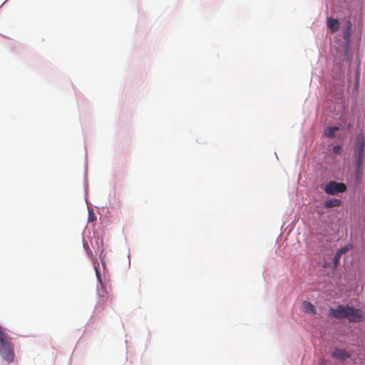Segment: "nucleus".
<instances>
[{
	"mask_svg": "<svg viewBox=\"0 0 365 365\" xmlns=\"http://www.w3.org/2000/svg\"><path fill=\"white\" fill-rule=\"evenodd\" d=\"M97 276H98V278L101 283V289H98L99 299L98 301V306L103 307L104 305V304L109 300L110 296L108 295L107 290L103 285L98 272H97Z\"/></svg>",
	"mask_w": 365,
	"mask_h": 365,
	"instance_id": "39448f33",
	"label": "nucleus"
},
{
	"mask_svg": "<svg viewBox=\"0 0 365 365\" xmlns=\"http://www.w3.org/2000/svg\"><path fill=\"white\" fill-rule=\"evenodd\" d=\"M347 251H348V248L345 247H342V248H341L340 250H339L336 252V254H335V255H334V259H333L334 264V265H335V266H336V265L338 264L339 261V259H340V258H341V255H342L343 253H344V252H347Z\"/></svg>",
	"mask_w": 365,
	"mask_h": 365,
	"instance_id": "9b49d317",
	"label": "nucleus"
},
{
	"mask_svg": "<svg viewBox=\"0 0 365 365\" xmlns=\"http://www.w3.org/2000/svg\"><path fill=\"white\" fill-rule=\"evenodd\" d=\"M331 356L339 360H345L351 356V354L345 349L336 348L331 353Z\"/></svg>",
	"mask_w": 365,
	"mask_h": 365,
	"instance_id": "423d86ee",
	"label": "nucleus"
},
{
	"mask_svg": "<svg viewBox=\"0 0 365 365\" xmlns=\"http://www.w3.org/2000/svg\"><path fill=\"white\" fill-rule=\"evenodd\" d=\"M93 212H89V220H93Z\"/></svg>",
	"mask_w": 365,
	"mask_h": 365,
	"instance_id": "dca6fc26",
	"label": "nucleus"
},
{
	"mask_svg": "<svg viewBox=\"0 0 365 365\" xmlns=\"http://www.w3.org/2000/svg\"><path fill=\"white\" fill-rule=\"evenodd\" d=\"M351 26L352 24L349 20L346 22V24L343 28V38L346 44H348L350 41V38L352 33Z\"/></svg>",
	"mask_w": 365,
	"mask_h": 365,
	"instance_id": "0eeeda50",
	"label": "nucleus"
},
{
	"mask_svg": "<svg viewBox=\"0 0 365 365\" xmlns=\"http://www.w3.org/2000/svg\"><path fill=\"white\" fill-rule=\"evenodd\" d=\"M341 148L340 145H336L333 148V151L336 154H339L341 153Z\"/></svg>",
	"mask_w": 365,
	"mask_h": 365,
	"instance_id": "ddd939ff",
	"label": "nucleus"
},
{
	"mask_svg": "<svg viewBox=\"0 0 365 365\" xmlns=\"http://www.w3.org/2000/svg\"><path fill=\"white\" fill-rule=\"evenodd\" d=\"M84 247L86 249L87 254L88 255V256L92 257L93 256V252H92L91 250L88 247V245L84 243Z\"/></svg>",
	"mask_w": 365,
	"mask_h": 365,
	"instance_id": "4468645a",
	"label": "nucleus"
},
{
	"mask_svg": "<svg viewBox=\"0 0 365 365\" xmlns=\"http://www.w3.org/2000/svg\"><path fill=\"white\" fill-rule=\"evenodd\" d=\"M327 24L328 28L331 30V33H334L339 29V21L337 19H333L331 17H328L327 19Z\"/></svg>",
	"mask_w": 365,
	"mask_h": 365,
	"instance_id": "6e6552de",
	"label": "nucleus"
},
{
	"mask_svg": "<svg viewBox=\"0 0 365 365\" xmlns=\"http://www.w3.org/2000/svg\"><path fill=\"white\" fill-rule=\"evenodd\" d=\"M364 139L362 135H358L356 138V148L354 155L356 160V175H361L363 171V164L364 159Z\"/></svg>",
	"mask_w": 365,
	"mask_h": 365,
	"instance_id": "7ed1b4c3",
	"label": "nucleus"
},
{
	"mask_svg": "<svg viewBox=\"0 0 365 365\" xmlns=\"http://www.w3.org/2000/svg\"><path fill=\"white\" fill-rule=\"evenodd\" d=\"M0 355L2 358L10 363L14 359V346L11 339L3 331L0 327Z\"/></svg>",
	"mask_w": 365,
	"mask_h": 365,
	"instance_id": "f03ea898",
	"label": "nucleus"
},
{
	"mask_svg": "<svg viewBox=\"0 0 365 365\" xmlns=\"http://www.w3.org/2000/svg\"><path fill=\"white\" fill-rule=\"evenodd\" d=\"M302 307L304 312H310L312 314H316L315 307L309 302L304 301L302 302Z\"/></svg>",
	"mask_w": 365,
	"mask_h": 365,
	"instance_id": "1a4fd4ad",
	"label": "nucleus"
},
{
	"mask_svg": "<svg viewBox=\"0 0 365 365\" xmlns=\"http://www.w3.org/2000/svg\"><path fill=\"white\" fill-rule=\"evenodd\" d=\"M341 200L339 199H331L324 202V207L326 208H331L334 207H339L341 205Z\"/></svg>",
	"mask_w": 365,
	"mask_h": 365,
	"instance_id": "9d476101",
	"label": "nucleus"
},
{
	"mask_svg": "<svg viewBox=\"0 0 365 365\" xmlns=\"http://www.w3.org/2000/svg\"><path fill=\"white\" fill-rule=\"evenodd\" d=\"M338 130V127H329L325 130V135L328 138H333L335 136V132Z\"/></svg>",
	"mask_w": 365,
	"mask_h": 365,
	"instance_id": "f8f14e48",
	"label": "nucleus"
},
{
	"mask_svg": "<svg viewBox=\"0 0 365 365\" xmlns=\"http://www.w3.org/2000/svg\"><path fill=\"white\" fill-rule=\"evenodd\" d=\"M329 316L336 319H346L350 323H359L365 321V316L359 309L349 305H339L336 309H329Z\"/></svg>",
	"mask_w": 365,
	"mask_h": 365,
	"instance_id": "f257e3e1",
	"label": "nucleus"
},
{
	"mask_svg": "<svg viewBox=\"0 0 365 365\" xmlns=\"http://www.w3.org/2000/svg\"><path fill=\"white\" fill-rule=\"evenodd\" d=\"M359 71L357 69V71H356V83H355L356 86H357L359 84Z\"/></svg>",
	"mask_w": 365,
	"mask_h": 365,
	"instance_id": "2eb2a0df",
	"label": "nucleus"
},
{
	"mask_svg": "<svg viewBox=\"0 0 365 365\" xmlns=\"http://www.w3.org/2000/svg\"><path fill=\"white\" fill-rule=\"evenodd\" d=\"M346 186L342 182L330 181L325 185L324 187V192L328 195H334L339 192L346 191Z\"/></svg>",
	"mask_w": 365,
	"mask_h": 365,
	"instance_id": "20e7f679",
	"label": "nucleus"
}]
</instances>
